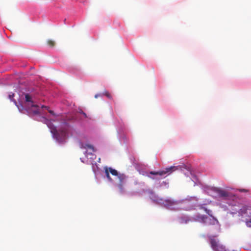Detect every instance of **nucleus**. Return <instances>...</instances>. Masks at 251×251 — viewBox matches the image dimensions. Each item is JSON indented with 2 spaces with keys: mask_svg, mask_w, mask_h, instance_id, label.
I'll use <instances>...</instances> for the list:
<instances>
[{
  "mask_svg": "<svg viewBox=\"0 0 251 251\" xmlns=\"http://www.w3.org/2000/svg\"><path fill=\"white\" fill-rule=\"evenodd\" d=\"M210 243L211 245V247L212 249L215 251L216 250V249L220 245L218 241H217L214 237H210Z\"/></svg>",
  "mask_w": 251,
  "mask_h": 251,
  "instance_id": "423d86ee",
  "label": "nucleus"
},
{
  "mask_svg": "<svg viewBox=\"0 0 251 251\" xmlns=\"http://www.w3.org/2000/svg\"><path fill=\"white\" fill-rule=\"evenodd\" d=\"M100 96H101V95H100V94H96V95H95V98H98L99 97H100Z\"/></svg>",
  "mask_w": 251,
  "mask_h": 251,
  "instance_id": "aec40b11",
  "label": "nucleus"
},
{
  "mask_svg": "<svg viewBox=\"0 0 251 251\" xmlns=\"http://www.w3.org/2000/svg\"><path fill=\"white\" fill-rule=\"evenodd\" d=\"M217 192L221 197L226 198L228 196V193L225 190L218 189Z\"/></svg>",
  "mask_w": 251,
  "mask_h": 251,
  "instance_id": "6e6552de",
  "label": "nucleus"
},
{
  "mask_svg": "<svg viewBox=\"0 0 251 251\" xmlns=\"http://www.w3.org/2000/svg\"><path fill=\"white\" fill-rule=\"evenodd\" d=\"M42 108H45L47 109V110H48L50 114H52V115H54V113L53 111L52 110H49V107L48 106L42 105Z\"/></svg>",
  "mask_w": 251,
  "mask_h": 251,
  "instance_id": "2eb2a0df",
  "label": "nucleus"
},
{
  "mask_svg": "<svg viewBox=\"0 0 251 251\" xmlns=\"http://www.w3.org/2000/svg\"><path fill=\"white\" fill-rule=\"evenodd\" d=\"M25 99L26 101L32 102L31 97L28 94H25Z\"/></svg>",
  "mask_w": 251,
  "mask_h": 251,
  "instance_id": "f8f14e48",
  "label": "nucleus"
},
{
  "mask_svg": "<svg viewBox=\"0 0 251 251\" xmlns=\"http://www.w3.org/2000/svg\"><path fill=\"white\" fill-rule=\"evenodd\" d=\"M177 169V167L173 166L166 168L163 170L158 171H151L147 175V176L152 179H158L160 178H164Z\"/></svg>",
  "mask_w": 251,
  "mask_h": 251,
  "instance_id": "f257e3e1",
  "label": "nucleus"
},
{
  "mask_svg": "<svg viewBox=\"0 0 251 251\" xmlns=\"http://www.w3.org/2000/svg\"><path fill=\"white\" fill-rule=\"evenodd\" d=\"M103 95H104L105 96H106L109 99H111L112 98L111 95L107 91L104 92L103 93Z\"/></svg>",
  "mask_w": 251,
  "mask_h": 251,
  "instance_id": "dca6fc26",
  "label": "nucleus"
},
{
  "mask_svg": "<svg viewBox=\"0 0 251 251\" xmlns=\"http://www.w3.org/2000/svg\"><path fill=\"white\" fill-rule=\"evenodd\" d=\"M250 208L249 206L244 205L239 210L238 213L241 216H242L243 214H246L248 210H250Z\"/></svg>",
  "mask_w": 251,
  "mask_h": 251,
  "instance_id": "0eeeda50",
  "label": "nucleus"
},
{
  "mask_svg": "<svg viewBox=\"0 0 251 251\" xmlns=\"http://www.w3.org/2000/svg\"><path fill=\"white\" fill-rule=\"evenodd\" d=\"M117 176L119 178L120 183H123L126 178V176L124 174H118Z\"/></svg>",
  "mask_w": 251,
  "mask_h": 251,
  "instance_id": "9d476101",
  "label": "nucleus"
},
{
  "mask_svg": "<svg viewBox=\"0 0 251 251\" xmlns=\"http://www.w3.org/2000/svg\"><path fill=\"white\" fill-rule=\"evenodd\" d=\"M236 212H230V214H232V215H233L234 214H236Z\"/></svg>",
  "mask_w": 251,
  "mask_h": 251,
  "instance_id": "5701e85b",
  "label": "nucleus"
},
{
  "mask_svg": "<svg viewBox=\"0 0 251 251\" xmlns=\"http://www.w3.org/2000/svg\"><path fill=\"white\" fill-rule=\"evenodd\" d=\"M14 96V94H12L11 95V94L9 95V98L11 100L14 101L15 103H16V101L13 99Z\"/></svg>",
  "mask_w": 251,
  "mask_h": 251,
  "instance_id": "f3484780",
  "label": "nucleus"
},
{
  "mask_svg": "<svg viewBox=\"0 0 251 251\" xmlns=\"http://www.w3.org/2000/svg\"><path fill=\"white\" fill-rule=\"evenodd\" d=\"M32 107L33 108L35 109L32 110L33 112L35 114H39V113H40V111H39L40 108H39V106H38L37 105H32Z\"/></svg>",
  "mask_w": 251,
  "mask_h": 251,
  "instance_id": "9b49d317",
  "label": "nucleus"
},
{
  "mask_svg": "<svg viewBox=\"0 0 251 251\" xmlns=\"http://www.w3.org/2000/svg\"><path fill=\"white\" fill-rule=\"evenodd\" d=\"M163 183L164 184V185H168V183L167 182H166V181H163Z\"/></svg>",
  "mask_w": 251,
  "mask_h": 251,
  "instance_id": "4be33fe9",
  "label": "nucleus"
},
{
  "mask_svg": "<svg viewBox=\"0 0 251 251\" xmlns=\"http://www.w3.org/2000/svg\"><path fill=\"white\" fill-rule=\"evenodd\" d=\"M215 251H226L225 247L220 244Z\"/></svg>",
  "mask_w": 251,
  "mask_h": 251,
  "instance_id": "4468645a",
  "label": "nucleus"
},
{
  "mask_svg": "<svg viewBox=\"0 0 251 251\" xmlns=\"http://www.w3.org/2000/svg\"><path fill=\"white\" fill-rule=\"evenodd\" d=\"M201 208L203 209L207 214L212 217V218L209 219L208 222H207V217L204 215H201V219L204 223L208 225H215L216 223L218 222L217 220L212 215V212L211 210H208L204 207H201Z\"/></svg>",
  "mask_w": 251,
  "mask_h": 251,
  "instance_id": "7ed1b4c3",
  "label": "nucleus"
},
{
  "mask_svg": "<svg viewBox=\"0 0 251 251\" xmlns=\"http://www.w3.org/2000/svg\"><path fill=\"white\" fill-rule=\"evenodd\" d=\"M182 201H174L171 200H166L164 201L163 204L164 206L170 209H175V206L181 203Z\"/></svg>",
  "mask_w": 251,
  "mask_h": 251,
  "instance_id": "20e7f679",
  "label": "nucleus"
},
{
  "mask_svg": "<svg viewBox=\"0 0 251 251\" xmlns=\"http://www.w3.org/2000/svg\"><path fill=\"white\" fill-rule=\"evenodd\" d=\"M81 113L85 117H86V113L83 112L82 111H81Z\"/></svg>",
  "mask_w": 251,
  "mask_h": 251,
  "instance_id": "412c9836",
  "label": "nucleus"
},
{
  "mask_svg": "<svg viewBox=\"0 0 251 251\" xmlns=\"http://www.w3.org/2000/svg\"><path fill=\"white\" fill-rule=\"evenodd\" d=\"M47 44L49 46L51 47H53L55 46V43L53 40H48L47 41Z\"/></svg>",
  "mask_w": 251,
  "mask_h": 251,
  "instance_id": "ddd939ff",
  "label": "nucleus"
},
{
  "mask_svg": "<svg viewBox=\"0 0 251 251\" xmlns=\"http://www.w3.org/2000/svg\"><path fill=\"white\" fill-rule=\"evenodd\" d=\"M241 191L246 192L247 191L246 190L243 189V190H241Z\"/></svg>",
  "mask_w": 251,
  "mask_h": 251,
  "instance_id": "b1692460",
  "label": "nucleus"
},
{
  "mask_svg": "<svg viewBox=\"0 0 251 251\" xmlns=\"http://www.w3.org/2000/svg\"><path fill=\"white\" fill-rule=\"evenodd\" d=\"M251 218L249 221H246V224L247 226L251 227Z\"/></svg>",
  "mask_w": 251,
  "mask_h": 251,
  "instance_id": "6ab92c4d",
  "label": "nucleus"
},
{
  "mask_svg": "<svg viewBox=\"0 0 251 251\" xmlns=\"http://www.w3.org/2000/svg\"><path fill=\"white\" fill-rule=\"evenodd\" d=\"M104 169L106 176L110 181H112L113 180L110 177L109 173H111L112 175L114 176H117L119 174L117 170L111 167H105Z\"/></svg>",
  "mask_w": 251,
  "mask_h": 251,
  "instance_id": "39448f33",
  "label": "nucleus"
},
{
  "mask_svg": "<svg viewBox=\"0 0 251 251\" xmlns=\"http://www.w3.org/2000/svg\"><path fill=\"white\" fill-rule=\"evenodd\" d=\"M80 148H83V149L88 148V149H91L93 151H95L94 147L91 145H89V144H81Z\"/></svg>",
  "mask_w": 251,
  "mask_h": 251,
  "instance_id": "1a4fd4ad",
  "label": "nucleus"
},
{
  "mask_svg": "<svg viewBox=\"0 0 251 251\" xmlns=\"http://www.w3.org/2000/svg\"><path fill=\"white\" fill-rule=\"evenodd\" d=\"M118 188L121 192L123 191V186L122 183H120L118 185Z\"/></svg>",
  "mask_w": 251,
  "mask_h": 251,
  "instance_id": "a211bd4d",
  "label": "nucleus"
},
{
  "mask_svg": "<svg viewBox=\"0 0 251 251\" xmlns=\"http://www.w3.org/2000/svg\"><path fill=\"white\" fill-rule=\"evenodd\" d=\"M50 128L53 137L58 142L62 143L65 141L68 132V130L66 127H61L59 129H57L56 127L53 126L50 127Z\"/></svg>",
  "mask_w": 251,
  "mask_h": 251,
  "instance_id": "f03ea898",
  "label": "nucleus"
}]
</instances>
